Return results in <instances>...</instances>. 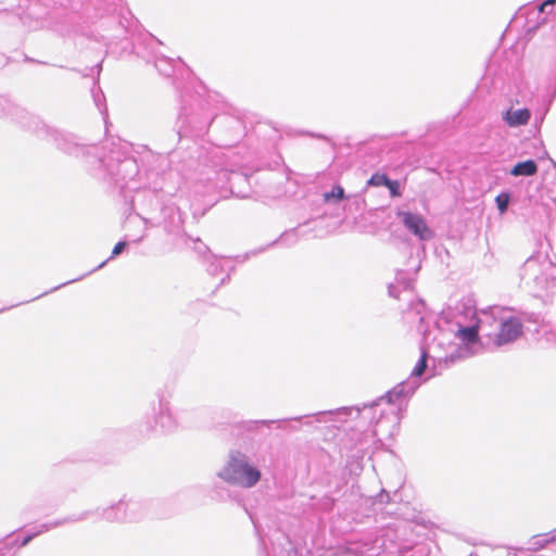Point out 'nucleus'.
<instances>
[{"instance_id":"obj_1","label":"nucleus","mask_w":556,"mask_h":556,"mask_svg":"<svg viewBox=\"0 0 556 556\" xmlns=\"http://www.w3.org/2000/svg\"><path fill=\"white\" fill-rule=\"evenodd\" d=\"M220 477L226 481L244 488L255 485L261 479V471L242 457H231L223 469Z\"/></svg>"},{"instance_id":"obj_2","label":"nucleus","mask_w":556,"mask_h":556,"mask_svg":"<svg viewBox=\"0 0 556 556\" xmlns=\"http://www.w3.org/2000/svg\"><path fill=\"white\" fill-rule=\"evenodd\" d=\"M399 215L401 216L404 226L415 236L424 240L431 237L432 233L424 217L410 212H402Z\"/></svg>"},{"instance_id":"obj_3","label":"nucleus","mask_w":556,"mask_h":556,"mask_svg":"<svg viewBox=\"0 0 556 556\" xmlns=\"http://www.w3.org/2000/svg\"><path fill=\"white\" fill-rule=\"evenodd\" d=\"M522 333V325L517 318H508L503 321L498 333L496 334L495 343L503 345L518 339Z\"/></svg>"},{"instance_id":"obj_4","label":"nucleus","mask_w":556,"mask_h":556,"mask_svg":"<svg viewBox=\"0 0 556 556\" xmlns=\"http://www.w3.org/2000/svg\"><path fill=\"white\" fill-rule=\"evenodd\" d=\"M531 112L528 109L508 110L503 114V119L509 127L527 125L530 121Z\"/></svg>"},{"instance_id":"obj_5","label":"nucleus","mask_w":556,"mask_h":556,"mask_svg":"<svg viewBox=\"0 0 556 556\" xmlns=\"http://www.w3.org/2000/svg\"><path fill=\"white\" fill-rule=\"evenodd\" d=\"M538 172V165L534 161L528 160L517 163L510 170L513 176H533Z\"/></svg>"},{"instance_id":"obj_6","label":"nucleus","mask_w":556,"mask_h":556,"mask_svg":"<svg viewBox=\"0 0 556 556\" xmlns=\"http://www.w3.org/2000/svg\"><path fill=\"white\" fill-rule=\"evenodd\" d=\"M548 536H551V532L540 533L531 536L529 540L530 548L538 551L546 547L549 544H554L555 542L549 541Z\"/></svg>"},{"instance_id":"obj_7","label":"nucleus","mask_w":556,"mask_h":556,"mask_svg":"<svg viewBox=\"0 0 556 556\" xmlns=\"http://www.w3.org/2000/svg\"><path fill=\"white\" fill-rule=\"evenodd\" d=\"M457 336L466 342L476 343L479 339V326L475 325L472 327L460 328L457 331Z\"/></svg>"},{"instance_id":"obj_8","label":"nucleus","mask_w":556,"mask_h":556,"mask_svg":"<svg viewBox=\"0 0 556 556\" xmlns=\"http://www.w3.org/2000/svg\"><path fill=\"white\" fill-rule=\"evenodd\" d=\"M389 178L386 174L375 173L368 180L369 186L380 187L387 186Z\"/></svg>"},{"instance_id":"obj_9","label":"nucleus","mask_w":556,"mask_h":556,"mask_svg":"<svg viewBox=\"0 0 556 556\" xmlns=\"http://www.w3.org/2000/svg\"><path fill=\"white\" fill-rule=\"evenodd\" d=\"M427 358H428V353L426 351H424L418 364L416 365V367L414 368V370L412 372L413 376L420 377L425 372V370L427 368Z\"/></svg>"},{"instance_id":"obj_10","label":"nucleus","mask_w":556,"mask_h":556,"mask_svg":"<svg viewBox=\"0 0 556 556\" xmlns=\"http://www.w3.org/2000/svg\"><path fill=\"white\" fill-rule=\"evenodd\" d=\"M344 198V190L340 186L332 188L330 192L324 194V200L329 201L331 199L342 200Z\"/></svg>"},{"instance_id":"obj_11","label":"nucleus","mask_w":556,"mask_h":556,"mask_svg":"<svg viewBox=\"0 0 556 556\" xmlns=\"http://www.w3.org/2000/svg\"><path fill=\"white\" fill-rule=\"evenodd\" d=\"M497 208L501 213L506 212L509 203V195L507 193H501L495 198Z\"/></svg>"},{"instance_id":"obj_12","label":"nucleus","mask_w":556,"mask_h":556,"mask_svg":"<svg viewBox=\"0 0 556 556\" xmlns=\"http://www.w3.org/2000/svg\"><path fill=\"white\" fill-rule=\"evenodd\" d=\"M389 191H390V194L394 198H397V197H401V191H400V184L399 181L396 180H391L389 179L387 186H386Z\"/></svg>"},{"instance_id":"obj_13","label":"nucleus","mask_w":556,"mask_h":556,"mask_svg":"<svg viewBox=\"0 0 556 556\" xmlns=\"http://www.w3.org/2000/svg\"><path fill=\"white\" fill-rule=\"evenodd\" d=\"M125 247H126V242H124V241L117 242L115 244V247L113 248L112 257L122 253V251L125 249Z\"/></svg>"},{"instance_id":"obj_14","label":"nucleus","mask_w":556,"mask_h":556,"mask_svg":"<svg viewBox=\"0 0 556 556\" xmlns=\"http://www.w3.org/2000/svg\"><path fill=\"white\" fill-rule=\"evenodd\" d=\"M35 535H27L26 538H24V540L22 541V546H26L33 539H34Z\"/></svg>"},{"instance_id":"obj_15","label":"nucleus","mask_w":556,"mask_h":556,"mask_svg":"<svg viewBox=\"0 0 556 556\" xmlns=\"http://www.w3.org/2000/svg\"><path fill=\"white\" fill-rule=\"evenodd\" d=\"M549 541H554L556 543V529L551 531V536H548Z\"/></svg>"},{"instance_id":"obj_16","label":"nucleus","mask_w":556,"mask_h":556,"mask_svg":"<svg viewBox=\"0 0 556 556\" xmlns=\"http://www.w3.org/2000/svg\"><path fill=\"white\" fill-rule=\"evenodd\" d=\"M546 7H547V5L545 4V2L541 3V4H540V7H539V11H540V12H544V10H545V8H546Z\"/></svg>"},{"instance_id":"obj_17","label":"nucleus","mask_w":556,"mask_h":556,"mask_svg":"<svg viewBox=\"0 0 556 556\" xmlns=\"http://www.w3.org/2000/svg\"><path fill=\"white\" fill-rule=\"evenodd\" d=\"M544 2L548 7V5H552V4L556 3V0H546Z\"/></svg>"}]
</instances>
